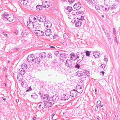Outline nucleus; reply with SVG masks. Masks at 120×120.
<instances>
[{
    "mask_svg": "<svg viewBox=\"0 0 120 120\" xmlns=\"http://www.w3.org/2000/svg\"><path fill=\"white\" fill-rule=\"evenodd\" d=\"M2 19L4 20H8L9 22L12 21L14 19V17L13 15L5 13L2 15Z\"/></svg>",
    "mask_w": 120,
    "mask_h": 120,
    "instance_id": "f257e3e1",
    "label": "nucleus"
},
{
    "mask_svg": "<svg viewBox=\"0 0 120 120\" xmlns=\"http://www.w3.org/2000/svg\"><path fill=\"white\" fill-rule=\"evenodd\" d=\"M76 56L77 62L79 63L82 60L84 56L83 54L81 52H78L76 54Z\"/></svg>",
    "mask_w": 120,
    "mask_h": 120,
    "instance_id": "f03ea898",
    "label": "nucleus"
},
{
    "mask_svg": "<svg viewBox=\"0 0 120 120\" xmlns=\"http://www.w3.org/2000/svg\"><path fill=\"white\" fill-rule=\"evenodd\" d=\"M77 93L75 89L71 90L70 92V96L71 98V99H73L77 95Z\"/></svg>",
    "mask_w": 120,
    "mask_h": 120,
    "instance_id": "7ed1b4c3",
    "label": "nucleus"
},
{
    "mask_svg": "<svg viewBox=\"0 0 120 120\" xmlns=\"http://www.w3.org/2000/svg\"><path fill=\"white\" fill-rule=\"evenodd\" d=\"M35 57L33 54L29 55L27 58V60L29 62H32L34 61Z\"/></svg>",
    "mask_w": 120,
    "mask_h": 120,
    "instance_id": "20e7f679",
    "label": "nucleus"
},
{
    "mask_svg": "<svg viewBox=\"0 0 120 120\" xmlns=\"http://www.w3.org/2000/svg\"><path fill=\"white\" fill-rule=\"evenodd\" d=\"M38 18L39 21L41 22H45L46 21V17L42 15H38Z\"/></svg>",
    "mask_w": 120,
    "mask_h": 120,
    "instance_id": "39448f33",
    "label": "nucleus"
},
{
    "mask_svg": "<svg viewBox=\"0 0 120 120\" xmlns=\"http://www.w3.org/2000/svg\"><path fill=\"white\" fill-rule=\"evenodd\" d=\"M76 91L77 93H81L82 92V87L79 85H77L76 87Z\"/></svg>",
    "mask_w": 120,
    "mask_h": 120,
    "instance_id": "423d86ee",
    "label": "nucleus"
},
{
    "mask_svg": "<svg viewBox=\"0 0 120 120\" xmlns=\"http://www.w3.org/2000/svg\"><path fill=\"white\" fill-rule=\"evenodd\" d=\"M45 26L48 28H49L51 26L52 24L51 22L49 21H46L45 22Z\"/></svg>",
    "mask_w": 120,
    "mask_h": 120,
    "instance_id": "0eeeda50",
    "label": "nucleus"
},
{
    "mask_svg": "<svg viewBox=\"0 0 120 120\" xmlns=\"http://www.w3.org/2000/svg\"><path fill=\"white\" fill-rule=\"evenodd\" d=\"M50 98V97L48 95H45L44 96L43 98V101L46 103L49 100Z\"/></svg>",
    "mask_w": 120,
    "mask_h": 120,
    "instance_id": "6e6552de",
    "label": "nucleus"
},
{
    "mask_svg": "<svg viewBox=\"0 0 120 120\" xmlns=\"http://www.w3.org/2000/svg\"><path fill=\"white\" fill-rule=\"evenodd\" d=\"M65 64L68 67H70L71 66L72 64V62L69 60H67L65 61H64Z\"/></svg>",
    "mask_w": 120,
    "mask_h": 120,
    "instance_id": "1a4fd4ad",
    "label": "nucleus"
},
{
    "mask_svg": "<svg viewBox=\"0 0 120 120\" xmlns=\"http://www.w3.org/2000/svg\"><path fill=\"white\" fill-rule=\"evenodd\" d=\"M34 22H33L30 21H28L27 22V25L28 26L30 29H32L34 28Z\"/></svg>",
    "mask_w": 120,
    "mask_h": 120,
    "instance_id": "9d476101",
    "label": "nucleus"
},
{
    "mask_svg": "<svg viewBox=\"0 0 120 120\" xmlns=\"http://www.w3.org/2000/svg\"><path fill=\"white\" fill-rule=\"evenodd\" d=\"M70 95L68 94H64L61 97L62 100H68L70 98Z\"/></svg>",
    "mask_w": 120,
    "mask_h": 120,
    "instance_id": "9b49d317",
    "label": "nucleus"
},
{
    "mask_svg": "<svg viewBox=\"0 0 120 120\" xmlns=\"http://www.w3.org/2000/svg\"><path fill=\"white\" fill-rule=\"evenodd\" d=\"M72 10V7L69 6L67 7L64 9V11L66 13L70 12Z\"/></svg>",
    "mask_w": 120,
    "mask_h": 120,
    "instance_id": "f8f14e48",
    "label": "nucleus"
},
{
    "mask_svg": "<svg viewBox=\"0 0 120 120\" xmlns=\"http://www.w3.org/2000/svg\"><path fill=\"white\" fill-rule=\"evenodd\" d=\"M34 33L39 36H42L44 34V32L41 31L36 30L35 31Z\"/></svg>",
    "mask_w": 120,
    "mask_h": 120,
    "instance_id": "ddd939ff",
    "label": "nucleus"
},
{
    "mask_svg": "<svg viewBox=\"0 0 120 120\" xmlns=\"http://www.w3.org/2000/svg\"><path fill=\"white\" fill-rule=\"evenodd\" d=\"M34 28H35L37 29H38L41 27V25L37 22H34Z\"/></svg>",
    "mask_w": 120,
    "mask_h": 120,
    "instance_id": "4468645a",
    "label": "nucleus"
},
{
    "mask_svg": "<svg viewBox=\"0 0 120 120\" xmlns=\"http://www.w3.org/2000/svg\"><path fill=\"white\" fill-rule=\"evenodd\" d=\"M81 7V5L79 3L75 4L74 6V8L76 10L79 9Z\"/></svg>",
    "mask_w": 120,
    "mask_h": 120,
    "instance_id": "2eb2a0df",
    "label": "nucleus"
},
{
    "mask_svg": "<svg viewBox=\"0 0 120 120\" xmlns=\"http://www.w3.org/2000/svg\"><path fill=\"white\" fill-rule=\"evenodd\" d=\"M101 7L102 10L104 11L108 10L109 9L108 5L105 4H104L103 6L101 5Z\"/></svg>",
    "mask_w": 120,
    "mask_h": 120,
    "instance_id": "dca6fc26",
    "label": "nucleus"
},
{
    "mask_svg": "<svg viewBox=\"0 0 120 120\" xmlns=\"http://www.w3.org/2000/svg\"><path fill=\"white\" fill-rule=\"evenodd\" d=\"M70 58L72 60L74 61L76 60L75 56L74 53H72L70 55Z\"/></svg>",
    "mask_w": 120,
    "mask_h": 120,
    "instance_id": "f3484780",
    "label": "nucleus"
},
{
    "mask_svg": "<svg viewBox=\"0 0 120 120\" xmlns=\"http://www.w3.org/2000/svg\"><path fill=\"white\" fill-rule=\"evenodd\" d=\"M93 55L95 58H98L100 56V54L98 51H95L93 53Z\"/></svg>",
    "mask_w": 120,
    "mask_h": 120,
    "instance_id": "a211bd4d",
    "label": "nucleus"
},
{
    "mask_svg": "<svg viewBox=\"0 0 120 120\" xmlns=\"http://www.w3.org/2000/svg\"><path fill=\"white\" fill-rule=\"evenodd\" d=\"M51 33V30L50 29L46 30L45 32V35L47 36H49L50 35Z\"/></svg>",
    "mask_w": 120,
    "mask_h": 120,
    "instance_id": "6ab92c4d",
    "label": "nucleus"
},
{
    "mask_svg": "<svg viewBox=\"0 0 120 120\" xmlns=\"http://www.w3.org/2000/svg\"><path fill=\"white\" fill-rule=\"evenodd\" d=\"M46 56V54L45 52H43L39 55V57L41 58H44Z\"/></svg>",
    "mask_w": 120,
    "mask_h": 120,
    "instance_id": "aec40b11",
    "label": "nucleus"
},
{
    "mask_svg": "<svg viewBox=\"0 0 120 120\" xmlns=\"http://www.w3.org/2000/svg\"><path fill=\"white\" fill-rule=\"evenodd\" d=\"M20 3L22 5H26L27 3V1L26 0H19Z\"/></svg>",
    "mask_w": 120,
    "mask_h": 120,
    "instance_id": "412c9836",
    "label": "nucleus"
},
{
    "mask_svg": "<svg viewBox=\"0 0 120 120\" xmlns=\"http://www.w3.org/2000/svg\"><path fill=\"white\" fill-rule=\"evenodd\" d=\"M59 97L58 96H57L56 95H54L52 98V101H53V102L54 101H57L59 99Z\"/></svg>",
    "mask_w": 120,
    "mask_h": 120,
    "instance_id": "4be33fe9",
    "label": "nucleus"
},
{
    "mask_svg": "<svg viewBox=\"0 0 120 120\" xmlns=\"http://www.w3.org/2000/svg\"><path fill=\"white\" fill-rule=\"evenodd\" d=\"M49 4H47V2L46 1H45L44 2H43V5L44 7L45 8H47L49 7V5H50V3L49 2Z\"/></svg>",
    "mask_w": 120,
    "mask_h": 120,
    "instance_id": "5701e85b",
    "label": "nucleus"
},
{
    "mask_svg": "<svg viewBox=\"0 0 120 120\" xmlns=\"http://www.w3.org/2000/svg\"><path fill=\"white\" fill-rule=\"evenodd\" d=\"M47 102L48 104L47 106L48 107H51L54 103L53 101H52L51 100L48 101V102Z\"/></svg>",
    "mask_w": 120,
    "mask_h": 120,
    "instance_id": "b1692460",
    "label": "nucleus"
},
{
    "mask_svg": "<svg viewBox=\"0 0 120 120\" xmlns=\"http://www.w3.org/2000/svg\"><path fill=\"white\" fill-rule=\"evenodd\" d=\"M46 105L44 102H41L39 105V108L40 109H43L45 107V106Z\"/></svg>",
    "mask_w": 120,
    "mask_h": 120,
    "instance_id": "393cba45",
    "label": "nucleus"
},
{
    "mask_svg": "<svg viewBox=\"0 0 120 120\" xmlns=\"http://www.w3.org/2000/svg\"><path fill=\"white\" fill-rule=\"evenodd\" d=\"M82 22L81 21H78L76 22L75 23L76 26L77 27H79L81 26L82 25Z\"/></svg>",
    "mask_w": 120,
    "mask_h": 120,
    "instance_id": "a878e982",
    "label": "nucleus"
},
{
    "mask_svg": "<svg viewBox=\"0 0 120 120\" xmlns=\"http://www.w3.org/2000/svg\"><path fill=\"white\" fill-rule=\"evenodd\" d=\"M21 67L22 70L26 69L27 68V65L26 64H23L21 65Z\"/></svg>",
    "mask_w": 120,
    "mask_h": 120,
    "instance_id": "bb28decb",
    "label": "nucleus"
},
{
    "mask_svg": "<svg viewBox=\"0 0 120 120\" xmlns=\"http://www.w3.org/2000/svg\"><path fill=\"white\" fill-rule=\"evenodd\" d=\"M83 72L88 77L90 76V71H88L87 70H84Z\"/></svg>",
    "mask_w": 120,
    "mask_h": 120,
    "instance_id": "cd10ccee",
    "label": "nucleus"
},
{
    "mask_svg": "<svg viewBox=\"0 0 120 120\" xmlns=\"http://www.w3.org/2000/svg\"><path fill=\"white\" fill-rule=\"evenodd\" d=\"M31 97L32 98L34 99H36L38 97V95L36 93H33L31 95Z\"/></svg>",
    "mask_w": 120,
    "mask_h": 120,
    "instance_id": "c85d7f7f",
    "label": "nucleus"
},
{
    "mask_svg": "<svg viewBox=\"0 0 120 120\" xmlns=\"http://www.w3.org/2000/svg\"><path fill=\"white\" fill-rule=\"evenodd\" d=\"M90 3L93 6H95L97 4L96 0H92Z\"/></svg>",
    "mask_w": 120,
    "mask_h": 120,
    "instance_id": "c756f323",
    "label": "nucleus"
},
{
    "mask_svg": "<svg viewBox=\"0 0 120 120\" xmlns=\"http://www.w3.org/2000/svg\"><path fill=\"white\" fill-rule=\"evenodd\" d=\"M18 71L19 72H21L20 73V74H21V75H23L25 73V71L24 70H21L20 69H19L18 70Z\"/></svg>",
    "mask_w": 120,
    "mask_h": 120,
    "instance_id": "7c9ffc66",
    "label": "nucleus"
},
{
    "mask_svg": "<svg viewBox=\"0 0 120 120\" xmlns=\"http://www.w3.org/2000/svg\"><path fill=\"white\" fill-rule=\"evenodd\" d=\"M42 6L41 5H38L36 7V9L37 10H41L42 9Z\"/></svg>",
    "mask_w": 120,
    "mask_h": 120,
    "instance_id": "2f4dec72",
    "label": "nucleus"
},
{
    "mask_svg": "<svg viewBox=\"0 0 120 120\" xmlns=\"http://www.w3.org/2000/svg\"><path fill=\"white\" fill-rule=\"evenodd\" d=\"M86 76L85 75H83L82 74V75H81L80 77L79 78V79H81L82 80H84L85 79H86Z\"/></svg>",
    "mask_w": 120,
    "mask_h": 120,
    "instance_id": "473e14b6",
    "label": "nucleus"
},
{
    "mask_svg": "<svg viewBox=\"0 0 120 120\" xmlns=\"http://www.w3.org/2000/svg\"><path fill=\"white\" fill-rule=\"evenodd\" d=\"M39 59L40 58L39 57H36L35 59H34V60L35 63L39 64L40 62Z\"/></svg>",
    "mask_w": 120,
    "mask_h": 120,
    "instance_id": "72a5a7b5",
    "label": "nucleus"
},
{
    "mask_svg": "<svg viewBox=\"0 0 120 120\" xmlns=\"http://www.w3.org/2000/svg\"><path fill=\"white\" fill-rule=\"evenodd\" d=\"M63 37L64 40H66L67 39H68L69 37L68 35L66 33H64L63 34Z\"/></svg>",
    "mask_w": 120,
    "mask_h": 120,
    "instance_id": "f704fd0d",
    "label": "nucleus"
},
{
    "mask_svg": "<svg viewBox=\"0 0 120 120\" xmlns=\"http://www.w3.org/2000/svg\"><path fill=\"white\" fill-rule=\"evenodd\" d=\"M54 53L56 56H60L59 55L61 56L62 54L61 53H60V54H59V52L58 51H55Z\"/></svg>",
    "mask_w": 120,
    "mask_h": 120,
    "instance_id": "c9c22d12",
    "label": "nucleus"
},
{
    "mask_svg": "<svg viewBox=\"0 0 120 120\" xmlns=\"http://www.w3.org/2000/svg\"><path fill=\"white\" fill-rule=\"evenodd\" d=\"M22 75H21V74L20 73H19L17 75V79L19 81H21V76Z\"/></svg>",
    "mask_w": 120,
    "mask_h": 120,
    "instance_id": "e433bc0d",
    "label": "nucleus"
},
{
    "mask_svg": "<svg viewBox=\"0 0 120 120\" xmlns=\"http://www.w3.org/2000/svg\"><path fill=\"white\" fill-rule=\"evenodd\" d=\"M101 68L103 69H105L106 67V65L104 64H101Z\"/></svg>",
    "mask_w": 120,
    "mask_h": 120,
    "instance_id": "4c0bfd02",
    "label": "nucleus"
},
{
    "mask_svg": "<svg viewBox=\"0 0 120 120\" xmlns=\"http://www.w3.org/2000/svg\"><path fill=\"white\" fill-rule=\"evenodd\" d=\"M86 56H89L90 55V52L88 51H86Z\"/></svg>",
    "mask_w": 120,
    "mask_h": 120,
    "instance_id": "58836bf2",
    "label": "nucleus"
},
{
    "mask_svg": "<svg viewBox=\"0 0 120 120\" xmlns=\"http://www.w3.org/2000/svg\"><path fill=\"white\" fill-rule=\"evenodd\" d=\"M101 7V5H99L98 6H96L95 7V8L98 10H99L100 9V8Z\"/></svg>",
    "mask_w": 120,
    "mask_h": 120,
    "instance_id": "ea45409f",
    "label": "nucleus"
},
{
    "mask_svg": "<svg viewBox=\"0 0 120 120\" xmlns=\"http://www.w3.org/2000/svg\"><path fill=\"white\" fill-rule=\"evenodd\" d=\"M21 84L22 86L24 87H26V83H21Z\"/></svg>",
    "mask_w": 120,
    "mask_h": 120,
    "instance_id": "a19ab883",
    "label": "nucleus"
},
{
    "mask_svg": "<svg viewBox=\"0 0 120 120\" xmlns=\"http://www.w3.org/2000/svg\"><path fill=\"white\" fill-rule=\"evenodd\" d=\"M77 14V12L73 10L72 12V14L73 15H75Z\"/></svg>",
    "mask_w": 120,
    "mask_h": 120,
    "instance_id": "79ce46f5",
    "label": "nucleus"
},
{
    "mask_svg": "<svg viewBox=\"0 0 120 120\" xmlns=\"http://www.w3.org/2000/svg\"><path fill=\"white\" fill-rule=\"evenodd\" d=\"M75 0H68V1L70 3H73Z\"/></svg>",
    "mask_w": 120,
    "mask_h": 120,
    "instance_id": "37998d69",
    "label": "nucleus"
},
{
    "mask_svg": "<svg viewBox=\"0 0 120 120\" xmlns=\"http://www.w3.org/2000/svg\"><path fill=\"white\" fill-rule=\"evenodd\" d=\"M105 33L107 37L109 35V33L106 31L105 32Z\"/></svg>",
    "mask_w": 120,
    "mask_h": 120,
    "instance_id": "c03bdc74",
    "label": "nucleus"
},
{
    "mask_svg": "<svg viewBox=\"0 0 120 120\" xmlns=\"http://www.w3.org/2000/svg\"><path fill=\"white\" fill-rule=\"evenodd\" d=\"M80 72H81V71H77L76 73V75L77 76H78V75L79 74V73H80Z\"/></svg>",
    "mask_w": 120,
    "mask_h": 120,
    "instance_id": "a18cd8bd",
    "label": "nucleus"
},
{
    "mask_svg": "<svg viewBox=\"0 0 120 120\" xmlns=\"http://www.w3.org/2000/svg\"><path fill=\"white\" fill-rule=\"evenodd\" d=\"M48 55L49 56L48 57V58H51L52 57V54H48Z\"/></svg>",
    "mask_w": 120,
    "mask_h": 120,
    "instance_id": "49530a36",
    "label": "nucleus"
},
{
    "mask_svg": "<svg viewBox=\"0 0 120 120\" xmlns=\"http://www.w3.org/2000/svg\"><path fill=\"white\" fill-rule=\"evenodd\" d=\"M75 67L76 68H79L80 67V66L78 64H77L75 65Z\"/></svg>",
    "mask_w": 120,
    "mask_h": 120,
    "instance_id": "de8ad7c7",
    "label": "nucleus"
},
{
    "mask_svg": "<svg viewBox=\"0 0 120 120\" xmlns=\"http://www.w3.org/2000/svg\"><path fill=\"white\" fill-rule=\"evenodd\" d=\"M80 19L81 20H81H83L84 19V17L83 16H81V18H80Z\"/></svg>",
    "mask_w": 120,
    "mask_h": 120,
    "instance_id": "09e8293b",
    "label": "nucleus"
},
{
    "mask_svg": "<svg viewBox=\"0 0 120 120\" xmlns=\"http://www.w3.org/2000/svg\"><path fill=\"white\" fill-rule=\"evenodd\" d=\"M95 111H97L98 110V107L97 106H96L95 107Z\"/></svg>",
    "mask_w": 120,
    "mask_h": 120,
    "instance_id": "8fccbe9b",
    "label": "nucleus"
},
{
    "mask_svg": "<svg viewBox=\"0 0 120 120\" xmlns=\"http://www.w3.org/2000/svg\"><path fill=\"white\" fill-rule=\"evenodd\" d=\"M59 69L58 67H57L55 68V71H58Z\"/></svg>",
    "mask_w": 120,
    "mask_h": 120,
    "instance_id": "3c124183",
    "label": "nucleus"
},
{
    "mask_svg": "<svg viewBox=\"0 0 120 120\" xmlns=\"http://www.w3.org/2000/svg\"><path fill=\"white\" fill-rule=\"evenodd\" d=\"M81 73V72H80V73H79V74L78 75V76L79 77H81V75H82L83 74Z\"/></svg>",
    "mask_w": 120,
    "mask_h": 120,
    "instance_id": "603ef678",
    "label": "nucleus"
},
{
    "mask_svg": "<svg viewBox=\"0 0 120 120\" xmlns=\"http://www.w3.org/2000/svg\"><path fill=\"white\" fill-rule=\"evenodd\" d=\"M21 83H26V82L25 81L23 80L22 79H21Z\"/></svg>",
    "mask_w": 120,
    "mask_h": 120,
    "instance_id": "864d4df0",
    "label": "nucleus"
},
{
    "mask_svg": "<svg viewBox=\"0 0 120 120\" xmlns=\"http://www.w3.org/2000/svg\"><path fill=\"white\" fill-rule=\"evenodd\" d=\"M113 31L114 33V34H116V31L115 30V29L114 28H113Z\"/></svg>",
    "mask_w": 120,
    "mask_h": 120,
    "instance_id": "5fc2aeb1",
    "label": "nucleus"
},
{
    "mask_svg": "<svg viewBox=\"0 0 120 120\" xmlns=\"http://www.w3.org/2000/svg\"><path fill=\"white\" fill-rule=\"evenodd\" d=\"M101 101H98L97 102V104L99 105L101 103Z\"/></svg>",
    "mask_w": 120,
    "mask_h": 120,
    "instance_id": "6e6d98bb",
    "label": "nucleus"
},
{
    "mask_svg": "<svg viewBox=\"0 0 120 120\" xmlns=\"http://www.w3.org/2000/svg\"><path fill=\"white\" fill-rule=\"evenodd\" d=\"M107 38L108 41H109V40H111V38L109 35V36H107Z\"/></svg>",
    "mask_w": 120,
    "mask_h": 120,
    "instance_id": "4d7b16f0",
    "label": "nucleus"
},
{
    "mask_svg": "<svg viewBox=\"0 0 120 120\" xmlns=\"http://www.w3.org/2000/svg\"><path fill=\"white\" fill-rule=\"evenodd\" d=\"M115 41L117 43V44H118V42L117 41V39L116 38V37H115Z\"/></svg>",
    "mask_w": 120,
    "mask_h": 120,
    "instance_id": "13d9d810",
    "label": "nucleus"
},
{
    "mask_svg": "<svg viewBox=\"0 0 120 120\" xmlns=\"http://www.w3.org/2000/svg\"><path fill=\"white\" fill-rule=\"evenodd\" d=\"M33 19L34 20V22H35V21H36V18H35V17H34V18H33Z\"/></svg>",
    "mask_w": 120,
    "mask_h": 120,
    "instance_id": "bf43d9fd",
    "label": "nucleus"
},
{
    "mask_svg": "<svg viewBox=\"0 0 120 120\" xmlns=\"http://www.w3.org/2000/svg\"><path fill=\"white\" fill-rule=\"evenodd\" d=\"M104 60H105V61L106 62H107V61H108V59H107V58H105Z\"/></svg>",
    "mask_w": 120,
    "mask_h": 120,
    "instance_id": "052dcab7",
    "label": "nucleus"
},
{
    "mask_svg": "<svg viewBox=\"0 0 120 120\" xmlns=\"http://www.w3.org/2000/svg\"><path fill=\"white\" fill-rule=\"evenodd\" d=\"M115 118H114V120H117V119H118V118L117 117V116L116 117V115H115Z\"/></svg>",
    "mask_w": 120,
    "mask_h": 120,
    "instance_id": "680f3d73",
    "label": "nucleus"
},
{
    "mask_svg": "<svg viewBox=\"0 0 120 120\" xmlns=\"http://www.w3.org/2000/svg\"><path fill=\"white\" fill-rule=\"evenodd\" d=\"M63 45H67L65 43V41H64L63 42Z\"/></svg>",
    "mask_w": 120,
    "mask_h": 120,
    "instance_id": "e2e57ef3",
    "label": "nucleus"
},
{
    "mask_svg": "<svg viewBox=\"0 0 120 120\" xmlns=\"http://www.w3.org/2000/svg\"><path fill=\"white\" fill-rule=\"evenodd\" d=\"M54 114H52V116H51V118H52V119L53 118V116H54Z\"/></svg>",
    "mask_w": 120,
    "mask_h": 120,
    "instance_id": "0e129e2a",
    "label": "nucleus"
},
{
    "mask_svg": "<svg viewBox=\"0 0 120 120\" xmlns=\"http://www.w3.org/2000/svg\"><path fill=\"white\" fill-rule=\"evenodd\" d=\"M16 102L17 103H18V102H19V100L18 99H16Z\"/></svg>",
    "mask_w": 120,
    "mask_h": 120,
    "instance_id": "69168bd1",
    "label": "nucleus"
},
{
    "mask_svg": "<svg viewBox=\"0 0 120 120\" xmlns=\"http://www.w3.org/2000/svg\"><path fill=\"white\" fill-rule=\"evenodd\" d=\"M101 73H102V75H104V71H101Z\"/></svg>",
    "mask_w": 120,
    "mask_h": 120,
    "instance_id": "338daca9",
    "label": "nucleus"
},
{
    "mask_svg": "<svg viewBox=\"0 0 120 120\" xmlns=\"http://www.w3.org/2000/svg\"><path fill=\"white\" fill-rule=\"evenodd\" d=\"M15 34H16V35H17L18 34V31H16V32H15Z\"/></svg>",
    "mask_w": 120,
    "mask_h": 120,
    "instance_id": "774afa93",
    "label": "nucleus"
}]
</instances>
